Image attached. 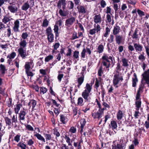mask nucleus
<instances>
[{
	"mask_svg": "<svg viewBox=\"0 0 149 149\" xmlns=\"http://www.w3.org/2000/svg\"><path fill=\"white\" fill-rule=\"evenodd\" d=\"M102 61L101 65L98 70V74L100 76H102L104 71H109L111 63L113 62V56L108 54L104 53L102 57Z\"/></svg>",
	"mask_w": 149,
	"mask_h": 149,
	"instance_id": "obj_1",
	"label": "nucleus"
},
{
	"mask_svg": "<svg viewBox=\"0 0 149 149\" xmlns=\"http://www.w3.org/2000/svg\"><path fill=\"white\" fill-rule=\"evenodd\" d=\"M92 85L87 83L85 87V90L82 93V96L84 98L85 102H89L91 99L90 97V94L92 89Z\"/></svg>",
	"mask_w": 149,
	"mask_h": 149,
	"instance_id": "obj_2",
	"label": "nucleus"
},
{
	"mask_svg": "<svg viewBox=\"0 0 149 149\" xmlns=\"http://www.w3.org/2000/svg\"><path fill=\"white\" fill-rule=\"evenodd\" d=\"M123 80V76L120 74L118 72V73H116L113 76V85L116 88H118V84L119 83L121 82Z\"/></svg>",
	"mask_w": 149,
	"mask_h": 149,
	"instance_id": "obj_3",
	"label": "nucleus"
},
{
	"mask_svg": "<svg viewBox=\"0 0 149 149\" xmlns=\"http://www.w3.org/2000/svg\"><path fill=\"white\" fill-rule=\"evenodd\" d=\"M94 28L90 29L89 33V34L91 35H93L95 33L98 34H99L101 28L99 24L96 25L94 24Z\"/></svg>",
	"mask_w": 149,
	"mask_h": 149,
	"instance_id": "obj_4",
	"label": "nucleus"
},
{
	"mask_svg": "<svg viewBox=\"0 0 149 149\" xmlns=\"http://www.w3.org/2000/svg\"><path fill=\"white\" fill-rule=\"evenodd\" d=\"M19 55H20L22 59H25L29 54L28 53L26 54V49L19 47L18 49Z\"/></svg>",
	"mask_w": 149,
	"mask_h": 149,
	"instance_id": "obj_5",
	"label": "nucleus"
},
{
	"mask_svg": "<svg viewBox=\"0 0 149 149\" xmlns=\"http://www.w3.org/2000/svg\"><path fill=\"white\" fill-rule=\"evenodd\" d=\"M104 110V108L101 109H99L97 112L93 113L92 115L94 118H97L98 119H99L102 118L104 114L103 111Z\"/></svg>",
	"mask_w": 149,
	"mask_h": 149,
	"instance_id": "obj_6",
	"label": "nucleus"
},
{
	"mask_svg": "<svg viewBox=\"0 0 149 149\" xmlns=\"http://www.w3.org/2000/svg\"><path fill=\"white\" fill-rule=\"evenodd\" d=\"M75 18L72 17L67 19L65 20V25L70 27L75 22Z\"/></svg>",
	"mask_w": 149,
	"mask_h": 149,
	"instance_id": "obj_7",
	"label": "nucleus"
},
{
	"mask_svg": "<svg viewBox=\"0 0 149 149\" xmlns=\"http://www.w3.org/2000/svg\"><path fill=\"white\" fill-rule=\"evenodd\" d=\"M26 114L25 111L24 110L21 111L19 113V120L20 122L22 124H23L22 122H24L25 121V116Z\"/></svg>",
	"mask_w": 149,
	"mask_h": 149,
	"instance_id": "obj_8",
	"label": "nucleus"
},
{
	"mask_svg": "<svg viewBox=\"0 0 149 149\" xmlns=\"http://www.w3.org/2000/svg\"><path fill=\"white\" fill-rule=\"evenodd\" d=\"M125 37L122 36L117 35L115 36V41L116 44L120 45L121 43H124Z\"/></svg>",
	"mask_w": 149,
	"mask_h": 149,
	"instance_id": "obj_9",
	"label": "nucleus"
},
{
	"mask_svg": "<svg viewBox=\"0 0 149 149\" xmlns=\"http://www.w3.org/2000/svg\"><path fill=\"white\" fill-rule=\"evenodd\" d=\"M18 8L17 6L13 3L8 6V9L10 12L13 13H15L18 11Z\"/></svg>",
	"mask_w": 149,
	"mask_h": 149,
	"instance_id": "obj_10",
	"label": "nucleus"
},
{
	"mask_svg": "<svg viewBox=\"0 0 149 149\" xmlns=\"http://www.w3.org/2000/svg\"><path fill=\"white\" fill-rule=\"evenodd\" d=\"M22 19H18L14 22V26L13 29L14 31L15 32H17L19 31V21Z\"/></svg>",
	"mask_w": 149,
	"mask_h": 149,
	"instance_id": "obj_11",
	"label": "nucleus"
},
{
	"mask_svg": "<svg viewBox=\"0 0 149 149\" xmlns=\"http://www.w3.org/2000/svg\"><path fill=\"white\" fill-rule=\"evenodd\" d=\"M33 65L34 63L32 60H31L29 61L26 62L24 65L25 71L30 70L31 68L33 67Z\"/></svg>",
	"mask_w": 149,
	"mask_h": 149,
	"instance_id": "obj_12",
	"label": "nucleus"
},
{
	"mask_svg": "<svg viewBox=\"0 0 149 149\" xmlns=\"http://www.w3.org/2000/svg\"><path fill=\"white\" fill-rule=\"evenodd\" d=\"M102 20L101 16L100 14L96 15L93 17V21L95 23V24H100Z\"/></svg>",
	"mask_w": 149,
	"mask_h": 149,
	"instance_id": "obj_13",
	"label": "nucleus"
},
{
	"mask_svg": "<svg viewBox=\"0 0 149 149\" xmlns=\"http://www.w3.org/2000/svg\"><path fill=\"white\" fill-rule=\"evenodd\" d=\"M66 1L65 0H59L57 6L59 9H61V5H62V8L64 10L66 7Z\"/></svg>",
	"mask_w": 149,
	"mask_h": 149,
	"instance_id": "obj_14",
	"label": "nucleus"
},
{
	"mask_svg": "<svg viewBox=\"0 0 149 149\" xmlns=\"http://www.w3.org/2000/svg\"><path fill=\"white\" fill-rule=\"evenodd\" d=\"M112 149H125V146L124 144H117L112 146Z\"/></svg>",
	"mask_w": 149,
	"mask_h": 149,
	"instance_id": "obj_15",
	"label": "nucleus"
},
{
	"mask_svg": "<svg viewBox=\"0 0 149 149\" xmlns=\"http://www.w3.org/2000/svg\"><path fill=\"white\" fill-rule=\"evenodd\" d=\"M134 47L136 52H141L142 51L143 47L139 43L134 42Z\"/></svg>",
	"mask_w": 149,
	"mask_h": 149,
	"instance_id": "obj_16",
	"label": "nucleus"
},
{
	"mask_svg": "<svg viewBox=\"0 0 149 149\" xmlns=\"http://www.w3.org/2000/svg\"><path fill=\"white\" fill-rule=\"evenodd\" d=\"M121 62L122 65L125 68L128 67L129 64L128 60L125 58H121Z\"/></svg>",
	"mask_w": 149,
	"mask_h": 149,
	"instance_id": "obj_17",
	"label": "nucleus"
},
{
	"mask_svg": "<svg viewBox=\"0 0 149 149\" xmlns=\"http://www.w3.org/2000/svg\"><path fill=\"white\" fill-rule=\"evenodd\" d=\"M121 31L120 27L118 25L114 26L113 30V33L115 36L117 35Z\"/></svg>",
	"mask_w": 149,
	"mask_h": 149,
	"instance_id": "obj_18",
	"label": "nucleus"
},
{
	"mask_svg": "<svg viewBox=\"0 0 149 149\" xmlns=\"http://www.w3.org/2000/svg\"><path fill=\"white\" fill-rule=\"evenodd\" d=\"M113 17L111 19V15L109 14H107L106 16V22L108 23L109 24H111L113 25L114 23V21L113 19Z\"/></svg>",
	"mask_w": 149,
	"mask_h": 149,
	"instance_id": "obj_19",
	"label": "nucleus"
},
{
	"mask_svg": "<svg viewBox=\"0 0 149 149\" xmlns=\"http://www.w3.org/2000/svg\"><path fill=\"white\" fill-rule=\"evenodd\" d=\"M124 114L123 112L120 110L118 111L116 114V117L117 120L120 121L124 116Z\"/></svg>",
	"mask_w": 149,
	"mask_h": 149,
	"instance_id": "obj_20",
	"label": "nucleus"
},
{
	"mask_svg": "<svg viewBox=\"0 0 149 149\" xmlns=\"http://www.w3.org/2000/svg\"><path fill=\"white\" fill-rule=\"evenodd\" d=\"M27 42L26 40L24 39H20V41L19 42V45L20 46L19 47L23 48H25L26 47Z\"/></svg>",
	"mask_w": 149,
	"mask_h": 149,
	"instance_id": "obj_21",
	"label": "nucleus"
},
{
	"mask_svg": "<svg viewBox=\"0 0 149 149\" xmlns=\"http://www.w3.org/2000/svg\"><path fill=\"white\" fill-rule=\"evenodd\" d=\"M64 138L65 139L66 142L68 143V146L72 147V140L70 137L67 135H65Z\"/></svg>",
	"mask_w": 149,
	"mask_h": 149,
	"instance_id": "obj_22",
	"label": "nucleus"
},
{
	"mask_svg": "<svg viewBox=\"0 0 149 149\" xmlns=\"http://www.w3.org/2000/svg\"><path fill=\"white\" fill-rule=\"evenodd\" d=\"M36 101L33 100H30L28 103V106H29V108L30 109L31 106L32 109H33L36 106Z\"/></svg>",
	"mask_w": 149,
	"mask_h": 149,
	"instance_id": "obj_23",
	"label": "nucleus"
},
{
	"mask_svg": "<svg viewBox=\"0 0 149 149\" xmlns=\"http://www.w3.org/2000/svg\"><path fill=\"white\" fill-rule=\"evenodd\" d=\"M104 45L101 44L99 45L97 48V52L99 54L102 53L104 51V46L105 45V42H104Z\"/></svg>",
	"mask_w": 149,
	"mask_h": 149,
	"instance_id": "obj_24",
	"label": "nucleus"
},
{
	"mask_svg": "<svg viewBox=\"0 0 149 149\" xmlns=\"http://www.w3.org/2000/svg\"><path fill=\"white\" fill-rule=\"evenodd\" d=\"M30 7V5L28 1L24 3L22 5V9L24 11L27 10Z\"/></svg>",
	"mask_w": 149,
	"mask_h": 149,
	"instance_id": "obj_25",
	"label": "nucleus"
},
{
	"mask_svg": "<svg viewBox=\"0 0 149 149\" xmlns=\"http://www.w3.org/2000/svg\"><path fill=\"white\" fill-rule=\"evenodd\" d=\"M134 77L132 79V86L133 87H135L136 86V83L138 81V80L135 73H134Z\"/></svg>",
	"mask_w": 149,
	"mask_h": 149,
	"instance_id": "obj_26",
	"label": "nucleus"
},
{
	"mask_svg": "<svg viewBox=\"0 0 149 149\" xmlns=\"http://www.w3.org/2000/svg\"><path fill=\"white\" fill-rule=\"evenodd\" d=\"M132 37L133 39H135L136 40H139V35L138 34V30L136 29L133 33Z\"/></svg>",
	"mask_w": 149,
	"mask_h": 149,
	"instance_id": "obj_27",
	"label": "nucleus"
},
{
	"mask_svg": "<svg viewBox=\"0 0 149 149\" xmlns=\"http://www.w3.org/2000/svg\"><path fill=\"white\" fill-rule=\"evenodd\" d=\"M7 70L5 66L2 64L0 65V72L2 75H4L5 73V72Z\"/></svg>",
	"mask_w": 149,
	"mask_h": 149,
	"instance_id": "obj_28",
	"label": "nucleus"
},
{
	"mask_svg": "<svg viewBox=\"0 0 149 149\" xmlns=\"http://www.w3.org/2000/svg\"><path fill=\"white\" fill-rule=\"evenodd\" d=\"M22 107V105L20 104H17L15 105L14 108V111L16 114L18 113V112Z\"/></svg>",
	"mask_w": 149,
	"mask_h": 149,
	"instance_id": "obj_29",
	"label": "nucleus"
},
{
	"mask_svg": "<svg viewBox=\"0 0 149 149\" xmlns=\"http://www.w3.org/2000/svg\"><path fill=\"white\" fill-rule=\"evenodd\" d=\"M78 11L79 13L81 14H85L86 13V9L83 6H80L77 7Z\"/></svg>",
	"mask_w": 149,
	"mask_h": 149,
	"instance_id": "obj_30",
	"label": "nucleus"
},
{
	"mask_svg": "<svg viewBox=\"0 0 149 149\" xmlns=\"http://www.w3.org/2000/svg\"><path fill=\"white\" fill-rule=\"evenodd\" d=\"M60 121L63 124H65L68 121V119L66 116L63 115H60Z\"/></svg>",
	"mask_w": 149,
	"mask_h": 149,
	"instance_id": "obj_31",
	"label": "nucleus"
},
{
	"mask_svg": "<svg viewBox=\"0 0 149 149\" xmlns=\"http://www.w3.org/2000/svg\"><path fill=\"white\" fill-rule=\"evenodd\" d=\"M34 135L36 136L39 140L43 142H45V138L41 134L36 133V134H34Z\"/></svg>",
	"mask_w": 149,
	"mask_h": 149,
	"instance_id": "obj_32",
	"label": "nucleus"
},
{
	"mask_svg": "<svg viewBox=\"0 0 149 149\" xmlns=\"http://www.w3.org/2000/svg\"><path fill=\"white\" fill-rule=\"evenodd\" d=\"M17 146L21 149H26L27 148V145L22 142H19L17 144Z\"/></svg>",
	"mask_w": 149,
	"mask_h": 149,
	"instance_id": "obj_33",
	"label": "nucleus"
},
{
	"mask_svg": "<svg viewBox=\"0 0 149 149\" xmlns=\"http://www.w3.org/2000/svg\"><path fill=\"white\" fill-rule=\"evenodd\" d=\"M11 19L12 18L10 17L5 16L3 17V18L2 19V22L6 24L8 22L11 21Z\"/></svg>",
	"mask_w": 149,
	"mask_h": 149,
	"instance_id": "obj_34",
	"label": "nucleus"
},
{
	"mask_svg": "<svg viewBox=\"0 0 149 149\" xmlns=\"http://www.w3.org/2000/svg\"><path fill=\"white\" fill-rule=\"evenodd\" d=\"M5 2H8L10 5L14 3L13 0H0V7Z\"/></svg>",
	"mask_w": 149,
	"mask_h": 149,
	"instance_id": "obj_35",
	"label": "nucleus"
},
{
	"mask_svg": "<svg viewBox=\"0 0 149 149\" xmlns=\"http://www.w3.org/2000/svg\"><path fill=\"white\" fill-rule=\"evenodd\" d=\"M77 105L79 106H81L83 105L84 100L82 97H80L78 98L77 102Z\"/></svg>",
	"mask_w": 149,
	"mask_h": 149,
	"instance_id": "obj_36",
	"label": "nucleus"
},
{
	"mask_svg": "<svg viewBox=\"0 0 149 149\" xmlns=\"http://www.w3.org/2000/svg\"><path fill=\"white\" fill-rule=\"evenodd\" d=\"M79 52L78 51L76 50L74 52L73 57L74 59H77V60H79Z\"/></svg>",
	"mask_w": 149,
	"mask_h": 149,
	"instance_id": "obj_37",
	"label": "nucleus"
},
{
	"mask_svg": "<svg viewBox=\"0 0 149 149\" xmlns=\"http://www.w3.org/2000/svg\"><path fill=\"white\" fill-rule=\"evenodd\" d=\"M108 91L109 94L110 95L113 93L114 88L112 85H109L107 86Z\"/></svg>",
	"mask_w": 149,
	"mask_h": 149,
	"instance_id": "obj_38",
	"label": "nucleus"
},
{
	"mask_svg": "<svg viewBox=\"0 0 149 149\" xmlns=\"http://www.w3.org/2000/svg\"><path fill=\"white\" fill-rule=\"evenodd\" d=\"M16 55V53L15 52H13L7 56V58L13 59L15 58Z\"/></svg>",
	"mask_w": 149,
	"mask_h": 149,
	"instance_id": "obj_39",
	"label": "nucleus"
},
{
	"mask_svg": "<svg viewBox=\"0 0 149 149\" xmlns=\"http://www.w3.org/2000/svg\"><path fill=\"white\" fill-rule=\"evenodd\" d=\"M141 101L140 100H139L136 101L135 102L136 107V110H139V108L141 107Z\"/></svg>",
	"mask_w": 149,
	"mask_h": 149,
	"instance_id": "obj_40",
	"label": "nucleus"
},
{
	"mask_svg": "<svg viewBox=\"0 0 149 149\" xmlns=\"http://www.w3.org/2000/svg\"><path fill=\"white\" fill-rule=\"evenodd\" d=\"M47 36V40L48 42H52L54 40V34L52 33L48 35Z\"/></svg>",
	"mask_w": 149,
	"mask_h": 149,
	"instance_id": "obj_41",
	"label": "nucleus"
},
{
	"mask_svg": "<svg viewBox=\"0 0 149 149\" xmlns=\"http://www.w3.org/2000/svg\"><path fill=\"white\" fill-rule=\"evenodd\" d=\"M54 33H55L56 38L58 36V31L59 30V28L57 25L56 24L54 25Z\"/></svg>",
	"mask_w": 149,
	"mask_h": 149,
	"instance_id": "obj_42",
	"label": "nucleus"
},
{
	"mask_svg": "<svg viewBox=\"0 0 149 149\" xmlns=\"http://www.w3.org/2000/svg\"><path fill=\"white\" fill-rule=\"evenodd\" d=\"M143 79L149 77V69L145 71L142 74Z\"/></svg>",
	"mask_w": 149,
	"mask_h": 149,
	"instance_id": "obj_43",
	"label": "nucleus"
},
{
	"mask_svg": "<svg viewBox=\"0 0 149 149\" xmlns=\"http://www.w3.org/2000/svg\"><path fill=\"white\" fill-rule=\"evenodd\" d=\"M111 125L112 129H116L117 127L116 122L114 120H112L111 122Z\"/></svg>",
	"mask_w": 149,
	"mask_h": 149,
	"instance_id": "obj_44",
	"label": "nucleus"
},
{
	"mask_svg": "<svg viewBox=\"0 0 149 149\" xmlns=\"http://www.w3.org/2000/svg\"><path fill=\"white\" fill-rule=\"evenodd\" d=\"M128 51L131 54L132 53L133 51H134L135 50V48L134 47V46L128 44Z\"/></svg>",
	"mask_w": 149,
	"mask_h": 149,
	"instance_id": "obj_45",
	"label": "nucleus"
},
{
	"mask_svg": "<svg viewBox=\"0 0 149 149\" xmlns=\"http://www.w3.org/2000/svg\"><path fill=\"white\" fill-rule=\"evenodd\" d=\"M111 28L109 27H107L106 28V31L104 33V36L105 37H108V35L109 34L110 32Z\"/></svg>",
	"mask_w": 149,
	"mask_h": 149,
	"instance_id": "obj_46",
	"label": "nucleus"
},
{
	"mask_svg": "<svg viewBox=\"0 0 149 149\" xmlns=\"http://www.w3.org/2000/svg\"><path fill=\"white\" fill-rule=\"evenodd\" d=\"M49 23V21L46 19H45L43 21L42 26L44 27H46L48 26Z\"/></svg>",
	"mask_w": 149,
	"mask_h": 149,
	"instance_id": "obj_47",
	"label": "nucleus"
},
{
	"mask_svg": "<svg viewBox=\"0 0 149 149\" xmlns=\"http://www.w3.org/2000/svg\"><path fill=\"white\" fill-rule=\"evenodd\" d=\"M114 36L113 34H111L109 38L108 39L107 41L110 43H112L114 41Z\"/></svg>",
	"mask_w": 149,
	"mask_h": 149,
	"instance_id": "obj_48",
	"label": "nucleus"
},
{
	"mask_svg": "<svg viewBox=\"0 0 149 149\" xmlns=\"http://www.w3.org/2000/svg\"><path fill=\"white\" fill-rule=\"evenodd\" d=\"M54 58L53 56L49 55L47 56L45 59V62H48L52 60Z\"/></svg>",
	"mask_w": 149,
	"mask_h": 149,
	"instance_id": "obj_49",
	"label": "nucleus"
},
{
	"mask_svg": "<svg viewBox=\"0 0 149 149\" xmlns=\"http://www.w3.org/2000/svg\"><path fill=\"white\" fill-rule=\"evenodd\" d=\"M5 121L6 125L9 126H10L12 124L10 119L8 117H6L5 118Z\"/></svg>",
	"mask_w": 149,
	"mask_h": 149,
	"instance_id": "obj_50",
	"label": "nucleus"
},
{
	"mask_svg": "<svg viewBox=\"0 0 149 149\" xmlns=\"http://www.w3.org/2000/svg\"><path fill=\"white\" fill-rule=\"evenodd\" d=\"M76 128L74 126L71 127L69 130V132L71 133L74 134L76 133Z\"/></svg>",
	"mask_w": 149,
	"mask_h": 149,
	"instance_id": "obj_51",
	"label": "nucleus"
},
{
	"mask_svg": "<svg viewBox=\"0 0 149 149\" xmlns=\"http://www.w3.org/2000/svg\"><path fill=\"white\" fill-rule=\"evenodd\" d=\"M11 121L12 124H13V123H16L17 122V115L15 116L14 115L13 116V117L12 118Z\"/></svg>",
	"mask_w": 149,
	"mask_h": 149,
	"instance_id": "obj_52",
	"label": "nucleus"
},
{
	"mask_svg": "<svg viewBox=\"0 0 149 149\" xmlns=\"http://www.w3.org/2000/svg\"><path fill=\"white\" fill-rule=\"evenodd\" d=\"M86 121L84 118L81 119L80 120V127H84L86 125Z\"/></svg>",
	"mask_w": 149,
	"mask_h": 149,
	"instance_id": "obj_53",
	"label": "nucleus"
},
{
	"mask_svg": "<svg viewBox=\"0 0 149 149\" xmlns=\"http://www.w3.org/2000/svg\"><path fill=\"white\" fill-rule=\"evenodd\" d=\"M84 76L82 75L78 78V84L81 85L82 84L84 80Z\"/></svg>",
	"mask_w": 149,
	"mask_h": 149,
	"instance_id": "obj_54",
	"label": "nucleus"
},
{
	"mask_svg": "<svg viewBox=\"0 0 149 149\" xmlns=\"http://www.w3.org/2000/svg\"><path fill=\"white\" fill-rule=\"evenodd\" d=\"M53 134L54 135H55L56 137V139H57V137H59L60 134L59 132L57 130L55 129H53Z\"/></svg>",
	"mask_w": 149,
	"mask_h": 149,
	"instance_id": "obj_55",
	"label": "nucleus"
},
{
	"mask_svg": "<svg viewBox=\"0 0 149 149\" xmlns=\"http://www.w3.org/2000/svg\"><path fill=\"white\" fill-rule=\"evenodd\" d=\"M47 91V89L46 88L43 87H41L40 90V93L43 94L46 93Z\"/></svg>",
	"mask_w": 149,
	"mask_h": 149,
	"instance_id": "obj_56",
	"label": "nucleus"
},
{
	"mask_svg": "<svg viewBox=\"0 0 149 149\" xmlns=\"http://www.w3.org/2000/svg\"><path fill=\"white\" fill-rule=\"evenodd\" d=\"M45 137L46 141L52 140V138L51 135L49 134H45Z\"/></svg>",
	"mask_w": 149,
	"mask_h": 149,
	"instance_id": "obj_57",
	"label": "nucleus"
},
{
	"mask_svg": "<svg viewBox=\"0 0 149 149\" xmlns=\"http://www.w3.org/2000/svg\"><path fill=\"white\" fill-rule=\"evenodd\" d=\"M28 36V34L27 32L23 33L21 36L22 39H24L26 40Z\"/></svg>",
	"mask_w": 149,
	"mask_h": 149,
	"instance_id": "obj_58",
	"label": "nucleus"
},
{
	"mask_svg": "<svg viewBox=\"0 0 149 149\" xmlns=\"http://www.w3.org/2000/svg\"><path fill=\"white\" fill-rule=\"evenodd\" d=\"M52 31L50 27H48L46 30V33L47 35L52 34Z\"/></svg>",
	"mask_w": 149,
	"mask_h": 149,
	"instance_id": "obj_59",
	"label": "nucleus"
},
{
	"mask_svg": "<svg viewBox=\"0 0 149 149\" xmlns=\"http://www.w3.org/2000/svg\"><path fill=\"white\" fill-rule=\"evenodd\" d=\"M21 135L19 134L16 135L14 138V140L17 142H18L20 140Z\"/></svg>",
	"mask_w": 149,
	"mask_h": 149,
	"instance_id": "obj_60",
	"label": "nucleus"
},
{
	"mask_svg": "<svg viewBox=\"0 0 149 149\" xmlns=\"http://www.w3.org/2000/svg\"><path fill=\"white\" fill-rule=\"evenodd\" d=\"M27 145L29 146H32L34 144L33 141L32 139H30L27 141Z\"/></svg>",
	"mask_w": 149,
	"mask_h": 149,
	"instance_id": "obj_61",
	"label": "nucleus"
},
{
	"mask_svg": "<svg viewBox=\"0 0 149 149\" xmlns=\"http://www.w3.org/2000/svg\"><path fill=\"white\" fill-rule=\"evenodd\" d=\"M73 112L74 116H75L77 115L78 112V108L76 106L73 107Z\"/></svg>",
	"mask_w": 149,
	"mask_h": 149,
	"instance_id": "obj_62",
	"label": "nucleus"
},
{
	"mask_svg": "<svg viewBox=\"0 0 149 149\" xmlns=\"http://www.w3.org/2000/svg\"><path fill=\"white\" fill-rule=\"evenodd\" d=\"M139 110H136L135 111V113L134 114V116L136 118H138L140 116V113Z\"/></svg>",
	"mask_w": 149,
	"mask_h": 149,
	"instance_id": "obj_63",
	"label": "nucleus"
},
{
	"mask_svg": "<svg viewBox=\"0 0 149 149\" xmlns=\"http://www.w3.org/2000/svg\"><path fill=\"white\" fill-rule=\"evenodd\" d=\"M65 144H62L60 148L61 149H70L69 146Z\"/></svg>",
	"mask_w": 149,
	"mask_h": 149,
	"instance_id": "obj_64",
	"label": "nucleus"
}]
</instances>
